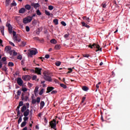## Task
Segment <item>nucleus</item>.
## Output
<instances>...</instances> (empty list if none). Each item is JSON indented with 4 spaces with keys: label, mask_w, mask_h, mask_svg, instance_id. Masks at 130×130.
<instances>
[{
    "label": "nucleus",
    "mask_w": 130,
    "mask_h": 130,
    "mask_svg": "<svg viewBox=\"0 0 130 130\" xmlns=\"http://www.w3.org/2000/svg\"><path fill=\"white\" fill-rule=\"evenodd\" d=\"M31 78L29 75H23L22 76V79L23 81H30Z\"/></svg>",
    "instance_id": "6"
},
{
    "label": "nucleus",
    "mask_w": 130,
    "mask_h": 130,
    "mask_svg": "<svg viewBox=\"0 0 130 130\" xmlns=\"http://www.w3.org/2000/svg\"><path fill=\"white\" fill-rule=\"evenodd\" d=\"M21 94H22V92H21V90H18L17 91V96H20Z\"/></svg>",
    "instance_id": "42"
},
{
    "label": "nucleus",
    "mask_w": 130,
    "mask_h": 130,
    "mask_svg": "<svg viewBox=\"0 0 130 130\" xmlns=\"http://www.w3.org/2000/svg\"><path fill=\"white\" fill-rule=\"evenodd\" d=\"M27 85L28 86V87H29V88H31V87H32V84L30 82H28Z\"/></svg>",
    "instance_id": "59"
},
{
    "label": "nucleus",
    "mask_w": 130,
    "mask_h": 130,
    "mask_svg": "<svg viewBox=\"0 0 130 130\" xmlns=\"http://www.w3.org/2000/svg\"><path fill=\"white\" fill-rule=\"evenodd\" d=\"M24 8L25 10H27V11H30V10H31V5L27 4L24 6Z\"/></svg>",
    "instance_id": "14"
},
{
    "label": "nucleus",
    "mask_w": 130,
    "mask_h": 130,
    "mask_svg": "<svg viewBox=\"0 0 130 130\" xmlns=\"http://www.w3.org/2000/svg\"><path fill=\"white\" fill-rule=\"evenodd\" d=\"M49 54H46L45 56V58H47V59H48V58H49Z\"/></svg>",
    "instance_id": "64"
},
{
    "label": "nucleus",
    "mask_w": 130,
    "mask_h": 130,
    "mask_svg": "<svg viewBox=\"0 0 130 130\" xmlns=\"http://www.w3.org/2000/svg\"><path fill=\"white\" fill-rule=\"evenodd\" d=\"M57 93V91H56V90H53V91L51 92V94H56Z\"/></svg>",
    "instance_id": "56"
},
{
    "label": "nucleus",
    "mask_w": 130,
    "mask_h": 130,
    "mask_svg": "<svg viewBox=\"0 0 130 130\" xmlns=\"http://www.w3.org/2000/svg\"><path fill=\"white\" fill-rule=\"evenodd\" d=\"M83 56H84V57H89L90 56L88 54H83Z\"/></svg>",
    "instance_id": "62"
},
{
    "label": "nucleus",
    "mask_w": 130,
    "mask_h": 130,
    "mask_svg": "<svg viewBox=\"0 0 130 130\" xmlns=\"http://www.w3.org/2000/svg\"><path fill=\"white\" fill-rule=\"evenodd\" d=\"M37 78V76L36 75H34L32 77V79L33 81H34V80H36Z\"/></svg>",
    "instance_id": "54"
},
{
    "label": "nucleus",
    "mask_w": 130,
    "mask_h": 130,
    "mask_svg": "<svg viewBox=\"0 0 130 130\" xmlns=\"http://www.w3.org/2000/svg\"><path fill=\"white\" fill-rule=\"evenodd\" d=\"M9 67H14V63L13 62H9L8 63Z\"/></svg>",
    "instance_id": "40"
},
{
    "label": "nucleus",
    "mask_w": 130,
    "mask_h": 130,
    "mask_svg": "<svg viewBox=\"0 0 130 130\" xmlns=\"http://www.w3.org/2000/svg\"><path fill=\"white\" fill-rule=\"evenodd\" d=\"M51 128L56 130V120L53 119L49 122Z\"/></svg>",
    "instance_id": "5"
},
{
    "label": "nucleus",
    "mask_w": 130,
    "mask_h": 130,
    "mask_svg": "<svg viewBox=\"0 0 130 130\" xmlns=\"http://www.w3.org/2000/svg\"><path fill=\"white\" fill-rule=\"evenodd\" d=\"M26 108H29V107H30V104H29V103H26Z\"/></svg>",
    "instance_id": "58"
},
{
    "label": "nucleus",
    "mask_w": 130,
    "mask_h": 130,
    "mask_svg": "<svg viewBox=\"0 0 130 130\" xmlns=\"http://www.w3.org/2000/svg\"><path fill=\"white\" fill-rule=\"evenodd\" d=\"M22 116H23V115H22L19 118V119L18 120V123H20L21 122H22Z\"/></svg>",
    "instance_id": "34"
},
{
    "label": "nucleus",
    "mask_w": 130,
    "mask_h": 130,
    "mask_svg": "<svg viewBox=\"0 0 130 130\" xmlns=\"http://www.w3.org/2000/svg\"><path fill=\"white\" fill-rule=\"evenodd\" d=\"M2 70L5 71V72H8V68H7V66H4L2 68Z\"/></svg>",
    "instance_id": "32"
},
{
    "label": "nucleus",
    "mask_w": 130,
    "mask_h": 130,
    "mask_svg": "<svg viewBox=\"0 0 130 130\" xmlns=\"http://www.w3.org/2000/svg\"><path fill=\"white\" fill-rule=\"evenodd\" d=\"M25 12H26V9L24 8H22L19 10V14H24Z\"/></svg>",
    "instance_id": "16"
},
{
    "label": "nucleus",
    "mask_w": 130,
    "mask_h": 130,
    "mask_svg": "<svg viewBox=\"0 0 130 130\" xmlns=\"http://www.w3.org/2000/svg\"><path fill=\"white\" fill-rule=\"evenodd\" d=\"M82 27H86V28H90V26L87 24L85 22L83 21L81 22Z\"/></svg>",
    "instance_id": "18"
},
{
    "label": "nucleus",
    "mask_w": 130,
    "mask_h": 130,
    "mask_svg": "<svg viewBox=\"0 0 130 130\" xmlns=\"http://www.w3.org/2000/svg\"><path fill=\"white\" fill-rule=\"evenodd\" d=\"M26 19L27 20V22L28 23H30V22H31V21H32V17L31 16H28L27 17H26Z\"/></svg>",
    "instance_id": "25"
},
{
    "label": "nucleus",
    "mask_w": 130,
    "mask_h": 130,
    "mask_svg": "<svg viewBox=\"0 0 130 130\" xmlns=\"http://www.w3.org/2000/svg\"><path fill=\"white\" fill-rule=\"evenodd\" d=\"M88 47L91 49L93 48H96L98 50H96V51H102V48H100V46H99V45L95 43L93 44L92 45H89Z\"/></svg>",
    "instance_id": "2"
},
{
    "label": "nucleus",
    "mask_w": 130,
    "mask_h": 130,
    "mask_svg": "<svg viewBox=\"0 0 130 130\" xmlns=\"http://www.w3.org/2000/svg\"><path fill=\"white\" fill-rule=\"evenodd\" d=\"M35 70L36 74H38V75H41V71H42V69L39 68H36Z\"/></svg>",
    "instance_id": "9"
},
{
    "label": "nucleus",
    "mask_w": 130,
    "mask_h": 130,
    "mask_svg": "<svg viewBox=\"0 0 130 130\" xmlns=\"http://www.w3.org/2000/svg\"><path fill=\"white\" fill-rule=\"evenodd\" d=\"M9 44H10V45H12V46L15 47V44L11 41H9Z\"/></svg>",
    "instance_id": "55"
},
{
    "label": "nucleus",
    "mask_w": 130,
    "mask_h": 130,
    "mask_svg": "<svg viewBox=\"0 0 130 130\" xmlns=\"http://www.w3.org/2000/svg\"><path fill=\"white\" fill-rule=\"evenodd\" d=\"M26 124H27V122L23 121L21 123L20 126L21 127H24Z\"/></svg>",
    "instance_id": "27"
},
{
    "label": "nucleus",
    "mask_w": 130,
    "mask_h": 130,
    "mask_svg": "<svg viewBox=\"0 0 130 130\" xmlns=\"http://www.w3.org/2000/svg\"><path fill=\"white\" fill-rule=\"evenodd\" d=\"M12 33H13V37L16 36V34H17V32H16V31H13L12 32Z\"/></svg>",
    "instance_id": "61"
},
{
    "label": "nucleus",
    "mask_w": 130,
    "mask_h": 130,
    "mask_svg": "<svg viewBox=\"0 0 130 130\" xmlns=\"http://www.w3.org/2000/svg\"><path fill=\"white\" fill-rule=\"evenodd\" d=\"M5 51L6 53L10 54V55H13V50H12V47H11V46H7L5 47Z\"/></svg>",
    "instance_id": "4"
},
{
    "label": "nucleus",
    "mask_w": 130,
    "mask_h": 130,
    "mask_svg": "<svg viewBox=\"0 0 130 130\" xmlns=\"http://www.w3.org/2000/svg\"><path fill=\"white\" fill-rule=\"evenodd\" d=\"M40 100H41V98H40V97L37 98L36 101L38 104H39V103H40Z\"/></svg>",
    "instance_id": "37"
},
{
    "label": "nucleus",
    "mask_w": 130,
    "mask_h": 130,
    "mask_svg": "<svg viewBox=\"0 0 130 130\" xmlns=\"http://www.w3.org/2000/svg\"><path fill=\"white\" fill-rule=\"evenodd\" d=\"M20 107H21V106L18 105L16 109L17 112V116H19L20 114H21V113L20 112Z\"/></svg>",
    "instance_id": "15"
},
{
    "label": "nucleus",
    "mask_w": 130,
    "mask_h": 130,
    "mask_svg": "<svg viewBox=\"0 0 130 130\" xmlns=\"http://www.w3.org/2000/svg\"><path fill=\"white\" fill-rule=\"evenodd\" d=\"M26 46V43L24 41H22L21 42V44H20V46H22V47H24V46Z\"/></svg>",
    "instance_id": "31"
},
{
    "label": "nucleus",
    "mask_w": 130,
    "mask_h": 130,
    "mask_svg": "<svg viewBox=\"0 0 130 130\" xmlns=\"http://www.w3.org/2000/svg\"><path fill=\"white\" fill-rule=\"evenodd\" d=\"M22 56L21 55H19L17 56V59H19L20 60H22Z\"/></svg>",
    "instance_id": "51"
},
{
    "label": "nucleus",
    "mask_w": 130,
    "mask_h": 130,
    "mask_svg": "<svg viewBox=\"0 0 130 130\" xmlns=\"http://www.w3.org/2000/svg\"><path fill=\"white\" fill-rule=\"evenodd\" d=\"M11 6H12V7H16V6H17V3H16L15 1H13L12 3L11 4Z\"/></svg>",
    "instance_id": "38"
},
{
    "label": "nucleus",
    "mask_w": 130,
    "mask_h": 130,
    "mask_svg": "<svg viewBox=\"0 0 130 130\" xmlns=\"http://www.w3.org/2000/svg\"><path fill=\"white\" fill-rule=\"evenodd\" d=\"M54 89V87H52V86H48L47 88V93H50V92H51V91H52V90Z\"/></svg>",
    "instance_id": "13"
},
{
    "label": "nucleus",
    "mask_w": 130,
    "mask_h": 130,
    "mask_svg": "<svg viewBox=\"0 0 130 130\" xmlns=\"http://www.w3.org/2000/svg\"><path fill=\"white\" fill-rule=\"evenodd\" d=\"M31 7H34L35 9H37V8H39V7H40V5L38 3H31Z\"/></svg>",
    "instance_id": "11"
},
{
    "label": "nucleus",
    "mask_w": 130,
    "mask_h": 130,
    "mask_svg": "<svg viewBox=\"0 0 130 130\" xmlns=\"http://www.w3.org/2000/svg\"><path fill=\"white\" fill-rule=\"evenodd\" d=\"M1 29V32L3 35H5L4 31H5V27L4 26H1L0 27Z\"/></svg>",
    "instance_id": "20"
},
{
    "label": "nucleus",
    "mask_w": 130,
    "mask_h": 130,
    "mask_svg": "<svg viewBox=\"0 0 130 130\" xmlns=\"http://www.w3.org/2000/svg\"><path fill=\"white\" fill-rule=\"evenodd\" d=\"M44 92V89H42L40 92L39 93V95H42Z\"/></svg>",
    "instance_id": "44"
},
{
    "label": "nucleus",
    "mask_w": 130,
    "mask_h": 130,
    "mask_svg": "<svg viewBox=\"0 0 130 130\" xmlns=\"http://www.w3.org/2000/svg\"><path fill=\"white\" fill-rule=\"evenodd\" d=\"M13 39L14 41H15L16 42H21V39H18V37H17V36L13 37Z\"/></svg>",
    "instance_id": "12"
},
{
    "label": "nucleus",
    "mask_w": 130,
    "mask_h": 130,
    "mask_svg": "<svg viewBox=\"0 0 130 130\" xmlns=\"http://www.w3.org/2000/svg\"><path fill=\"white\" fill-rule=\"evenodd\" d=\"M19 106H23V101H20L18 105Z\"/></svg>",
    "instance_id": "57"
},
{
    "label": "nucleus",
    "mask_w": 130,
    "mask_h": 130,
    "mask_svg": "<svg viewBox=\"0 0 130 130\" xmlns=\"http://www.w3.org/2000/svg\"><path fill=\"white\" fill-rule=\"evenodd\" d=\"M60 64H61V62H60V61H57L55 62V65L57 67H59V66H60Z\"/></svg>",
    "instance_id": "35"
},
{
    "label": "nucleus",
    "mask_w": 130,
    "mask_h": 130,
    "mask_svg": "<svg viewBox=\"0 0 130 130\" xmlns=\"http://www.w3.org/2000/svg\"><path fill=\"white\" fill-rule=\"evenodd\" d=\"M2 60L3 61H6V60H7V58H6V57H3L2 59Z\"/></svg>",
    "instance_id": "60"
},
{
    "label": "nucleus",
    "mask_w": 130,
    "mask_h": 130,
    "mask_svg": "<svg viewBox=\"0 0 130 130\" xmlns=\"http://www.w3.org/2000/svg\"><path fill=\"white\" fill-rule=\"evenodd\" d=\"M22 91H23V92H26V91H28V89L26 87H23L22 89Z\"/></svg>",
    "instance_id": "48"
},
{
    "label": "nucleus",
    "mask_w": 130,
    "mask_h": 130,
    "mask_svg": "<svg viewBox=\"0 0 130 130\" xmlns=\"http://www.w3.org/2000/svg\"><path fill=\"white\" fill-rule=\"evenodd\" d=\"M54 48L56 50H59L61 48L60 45L58 44L55 45Z\"/></svg>",
    "instance_id": "22"
},
{
    "label": "nucleus",
    "mask_w": 130,
    "mask_h": 130,
    "mask_svg": "<svg viewBox=\"0 0 130 130\" xmlns=\"http://www.w3.org/2000/svg\"><path fill=\"white\" fill-rule=\"evenodd\" d=\"M53 22L55 24V25H58V19H55L53 20Z\"/></svg>",
    "instance_id": "28"
},
{
    "label": "nucleus",
    "mask_w": 130,
    "mask_h": 130,
    "mask_svg": "<svg viewBox=\"0 0 130 130\" xmlns=\"http://www.w3.org/2000/svg\"><path fill=\"white\" fill-rule=\"evenodd\" d=\"M48 10H49L50 11H52V10H53V6L50 5L48 6Z\"/></svg>",
    "instance_id": "41"
},
{
    "label": "nucleus",
    "mask_w": 130,
    "mask_h": 130,
    "mask_svg": "<svg viewBox=\"0 0 130 130\" xmlns=\"http://www.w3.org/2000/svg\"><path fill=\"white\" fill-rule=\"evenodd\" d=\"M11 2V0H6V4L7 6H9L10 5V3Z\"/></svg>",
    "instance_id": "50"
},
{
    "label": "nucleus",
    "mask_w": 130,
    "mask_h": 130,
    "mask_svg": "<svg viewBox=\"0 0 130 130\" xmlns=\"http://www.w3.org/2000/svg\"><path fill=\"white\" fill-rule=\"evenodd\" d=\"M28 119H29V117L24 116V117H23V120L25 122H26V121L28 120Z\"/></svg>",
    "instance_id": "39"
},
{
    "label": "nucleus",
    "mask_w": 130,
    "mask_h": 130,
    "mask_svg": "<svg viewBox=\"0 0 130 130\" xmlns=\"http://www.w3.org/2000/svg\"><path fill=\"white\" fill-rule=\"evenodd\" d=\"M101 7H102L104 9H105L106 8L107 5H106V3L103 2L101 5Z\"/></svg>",
    "instance_id": "29"
},
{
    "label": "nucleus",
    "mask_w": 130,
    "mask_h": 130,
    "mask_svg": "<svg viewBox=\"0 0 130 130\" xmlns=\"http://www.w3.org/2000/svg\"><path fill=\"white\" fill-rule=\"evenodd\" d=\"M101 84V82H99L96 85V90H95V92H97V90H98V89H99V85H100Z\"/></svg>",
    "instance_id": "33"
},
{
    "label": "nucleus",
    "mask_w": 130,
    "mask_h": 130,
    "mask_svg": "<svg viewBox=\"0 0 130 130\" xmlns=\"http://www.w3.org/2000/svg\"><path fill=\"white\" fill-rule=\"evenodd\" d=\"M26 32H29V31H30V27L29 26H26Z\"/></svg>",
    "instance_id": "53"
},
{
    "label": "nucleus",
    "mask_w": 130,
    "mask_h": 130,
    "mask_svg": "<svg viewBox=\"0 0 130 130\" xmlns=\"http://www.w3.org/2000/svg\"><path fill=\"white\" fill-rule=\"evenodd\" d=\"M25 110H27V106L24 105L21 108V112H24Z\"/></svg>",
    "instance_id": "17"
},
{
    "label": "nucleus",
    "mask_w": 130,
    "mask_h": 130,
    "mask_svg": "<svg viewBox=\"0 0 130 130\" xmlns=\"http://www.w3.org/2000/svg\"><path fill=\"white\" fill-rule=\"evenodd\" d=\"M37 15H38V16H41V12H40V10H37Z\"/></svg>",
    "instance_id": "46"
},
{
    "label": "nucleus",
    "mask_w": 130,
    "mask_h": 130,
    "mask_svg": "<svg viewBox=\"0 0 130 130\" xmlns=\"http://www.w3.org/2000/svg\"><path fill=\"white\" fill-rule=\"evenodd\" d=\"M69 71L68 72V74H71L73 72V69L72 68H68Z\"/></svg>",
    "instance_id": "49"
},
{
    "label": "nucleus",
    "mask_w": 130,
    "mask_h": 130,
    "mask_svg": "<svg viewBox=\"0 0 130 130\" xmlns=\"http://www.w3.org/2000/svg\"><path fill=\"white\" fill-rule=\"evenodd\" d=\"M61 25H62V26H67V23H66L64 21H61Z\"/></svg>",
    "instance_id": "52"
},
{
    "label": "nucleus",
    "mask_w": 130,
    "mask_h": 130,
    "mask_svg": "<svg viewBox=\"0 0 130 130\" xmlns=\"http://www.w3.org/2000/svg\"><path fill=\"white\" fill-rule=\"evenodd\" d=\"M17 83L19 86H23V84H24V81L22 80V78L20 77H18L17 79Z\"/></svg>",
    "instance_id": "7"
},
{
    "label": "nucleus",
    "mask_w": 130,
    "mask_h": 130,
    "mask_svg": "<svg viewBox=\"0 0 130 130\" xmlns=\"http://www.w3.org/2000/svg\"><path fill=\"white\" fill-rule=\"evenodd\" d=\"M12 54H13V56H16V55H17V54H18V53H17V52H16V51L13 50Z\"/></svg>",
    "instance_id": "47"
},
{
    "label": "nucleus",
    "mask_w": 130,
    "mask_h": 130,
    "mask_svg": "<svg viewBox=\"0 0 130 130\" xmlns=\"http://www.w3.org/2000/svg\"><path fill=\"white\" fill-rule=\"evenodd\" d=\"M82 89L83 91H85V92H87V91H88V90H89V88L86 86H83Z\"/></svg>",
    "instance_id": "24"
},
{
    "label": "nucleus",
    "mask_w": 130,
    "mask_h": 130,
    "mask_svg": "<svg viewBox=\"0 0 130 130\" xmlns=\"http://www.w3.org/2000/svg\"><path fill=\"white\" fill-rule=\"evenodd\" d=\"M106 118L107 120H109L110 119H111V118L110 117L107 116L106 117Z\"/></svg>",
    "instance_id": "63"
},
{
    "label": "nucleus",
    "mask_w": 130,
    "mask_h": 130,
    "mask_svg": "<svg viewBox=\"0 0 130 130\" xmlns=\"http://www.w3.org/2000/svg\"><path fill=\"white\" fill-rule=\"evenodd\" d=\"M8 28V31L10 34H12L13 33V26L11 25V24L8 23L6 25Z\"/></svg>",
    "instance_id": "8"
},
{
    "label": "nucleus",
    "mask_w": 130,
    "mask_h": 130,
    "mask_svg": "<svg viewBox=\"0 0 130 130\" xmlns=\"http://www.w3.org/2000/svg\"><path fill=\"white\" fill-rule=\"evenodd\" d=\"M45 105V103L44 101H41L40 103V109H42L43 107H44V106Z\"/></svg>",
    "instance_id": "19"
},
{
    "label": "nucleus",
    "mask_w": 130,
    "mask_h": 130,
    "mask_svg": "<svg viewBox=\"0 0 130 130\" xmlns=\"http://www.w3.org/2000/svg\"><path fill=\"white\" fill-rule=\"evenodd\" d=\"M30 54H31V55H36V54H37V53H38V51H37V49H35V50H31L30 51Z\"/></svg>",
    "instance_id": "10"
},
{
    "label": "nucleus",
    "mask_w": 130,
    "mask_h": 130,
    "mask_svg": "<svg viewBox=\"0 0 130 130\" xmlns=\"http://www.w3.org/2000/svg\"><path fill=\"white\" fill-rule=\"evenodd\" d=\"M37 101L36 99H32L31 101L32 104H36Z\"/></svg>",
    "instance_id": "43"
},
{
    "label": "nucleus",
    "mask_w": 130,
    "mask_h": 130,
    "mask_svg": "<svg viewBox=\"0 0 130 130\" xmlns=\"http://www.w3.org/2000/svg\"><path fill=\"white\" fill-rule=\"evenodd\" d=\"M50 42L52 44H56V43H57V41H56V40L54 39H52V40H50Z\"/></svg>",
    "instance_id": "21"
},
{
    "label": "nucleus",
    "mask_w": 130,
    "mask_h": 130,
    "mask_svg": "<svg viewBox=\"0 0 130 130\" xmlns=\"http://www.w3.org/2000/svg\"><path fill=\"white\" fill-rule=\"evenodd\" d=\"M23 23H24V24H27V23H29L26 18L23 19Z\"/></svg>",
    "instance_id": "36"
},
{
    "label": "nucleus",
    "mask_w": 130,
    "mask_h": 130,
    "mask_svg": "<svg viewBox=\"0 0 130 130\" xmlns=\"http://www.w3.org/2000/svg\"><path fill=\"white\" fill-rule=\"evenodd\" d=\"M60 87H62V88H63L64 89H67V85L61 83L60 84Z\"/></svg>",
    "instance_id": "30"
},
{
    "label": "nucleus",
    "mask_w": 130,
    "mask_h": 130,
    "mask_svg": "<svg viewBox=\"0 0 130 130\" xmlns=\"http://www.w3.org/2000/svg\"><path fill=\"white\" fill-rule=\"evenodd\" d=\"M45 14L47 15V16H51V14L50 12L47 10H45ZM51 15L52 16V14H51Z\"/></svg>",
    "instance_id": "26"
},
{
    "label": "nucleus",
    "mask_w": 130,
    "mask_h": 130,
    "mask_svg": "<svg viewBox=\"0 0 130 130\" xmlns=\"http://www.w3.org/2000/svg\"><path fill=\"white\" fill-rule=\"evenodd\" d=\"M43 75L44 79L45 81H47V82H52V78H51V76H49L47 72L44 71L43 72Z\"/></svg>",
    "instance_id": "1"
},
{
    "label": "nucleus",
    "mask_w": 130,
    "mask_h": 130,
    "mask_svg": "<svg viewBox=\"0 0 130 130\" xmlns=\"http://www.w3.org/2000/svg\"><path fill=\"white\" fill-rule=\"evenodd\" d=\"M69 36H70V34H67L64 35V38H66V39H68V38H69Z\"/></svg>",
    "instance_id": "45"
},
{
    "label": "nucleus",
    "mask_w": 130,
    "mask_h": 130,
    "mask_svg": "<svg viewBox=\"0 0 130 130\" xmlns=\"http://www.w3.org/2000/svg\"><path fill=\"white\" fill-rule=\"evenodd\" d=\"M38 89H39V87H38V86H36L35 87V89L34 90V93L35 95H37V93H38Z\"/></svg>",
    "instance_id": "23"
},
{
    "label": "nucleus",
    "mask_w": 130,
    "mask_h": 130,
    "mask_svg": "<svg viewBox=\"0 0 130 130\" xmlns=\"http://www.w3.org/2000/svg\"><path fill=\"white\" fill-rule=\"evenodd\" d=\"M29 113H30L29 117H30V119H31V118L32 117V114H33L32 110H31L30 111V110H29L28 109H26L25 111L23 112V115L24 116H28Z\"/></svg>",
    "instance_id": "3"
}]
</instances>
